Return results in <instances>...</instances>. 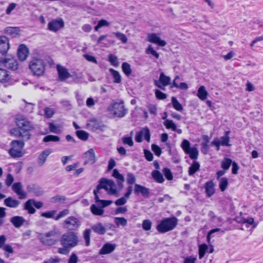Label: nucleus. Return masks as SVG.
Instances as JSON below:
<instances>
[{
    "instance_id": "f03ea898",
    "label": "nucleus",
    "mask_w": 263,
    "mask_h": 263,
    "mask_svg": "<svg viewBox=\"0 0 263 263\" xmlns=\"http://www.w3.org/2000/svg\"><path fill=\"white\" fill-rule=\"evenodd\" d=\"M177 224L178 219L176 217L165 218L156 226V229L160 233H165L174 230Z\"/></svg>"
},
{
    "instance_id": "b1692460",
    "label": "nucleus",
    "mask_w": 263,
    "mask_h": 263,
    "mask_svg": "<svg viewBox=\"0 0 263 263\" xmlns=\"http://www.w3.org/2000/svg\"><path fill=\"white\" fill-rule=\"evenodd\" d=\"M20 203V201L15 199L12 197H8L5 199L4 201V205L10 208H16L19 206Z\"/></svg>"
},
{
    "instance_id": "8fccbe9b",
    "label": "nucleus",
    "mask_w": 263,
    "mask_h": 263,
    "mask_svg": "<svg viewBox=\"0 0 263 263\" xmlns=\"http://www.w3.org/2000/svg\"><path fill=\"white\" fill-rule=\"evenodd\" d=\"M57 210L49 211L41 213V216L43 217L46 218H54L55 214L57 213Z\"/></svg>"
},
{
    "instance_id": "a19ab883",
    "label": "nucleus",
    "mask_w": 263,
    "mask_h": 263,
    "mask_svg": "<svg viewBox=\"0 0 263 263\" xmlns=\"http://www.w3.org/2000/svg\"><path fill=\"white\" fill-rule=\"evenodd\" d=\"M219 180V187L221 192H224L229 185L228 178L226 177L221 178Z\"/></svg>"
},
{
    "instance_id": "c756f323",
    "label": "nucleus",
    "mask_w": 263,
    "mask_h": 263,
    "mask_svg": "<svg viewBox=\"0 0 263 263\" xmlns=\"http://www.w3.org/2000/svg\"><path fill=\"white\" fill-rule=\"evenodd\" d=\"M91 229L94 232L99 235H103L106 233L105 228L100 222L92 225Z\"/></svg>"
},
{
    "instance_id": "37998d69",
    "label": "nucleus",
    "mask_w": 263,
    "mask_h": 263,
    "mask_svg": "<svg viewBox=\"0 0 263 263\" xmlns=\"http://www.w3.org/2000/svg\"><path fill=\"white\" fill-rule=\"evenodd\" d=\"M122 69L124 73L126 76H129L131 74L132 70L130 67V65L127 62H123L122 64Z\"/></svg>"
},
{
    "instance_id": "f3484780",
    "label": "nucleus",
    "mask_w": 263,
    "mask_h": 263,
    "mask_svg": "<svg viewBox=\"0 0 263 263\" xmlns=\"http://www.w3.org/2000/svg\"><path fill=\"white\" fill-rule=\"evenodd\" d=\"M87 126L93 131L99 130L102 132L104 130L105 127H106L105 125L95 119L90 120L89 122L87 124Z\"/></svg>"
},
{
    "instance_id": "c85d7f7f",
    "label": "nucleus",
    "mask_w": 263,
    "mask_h": 263,
    "mask_svg": "<svg viewBox=\"0 0 263 263\" xmlns=\"http://www.w3.org/2000/svg\"><path fill=\"white\" fill-rule=\"evenodd\" d=\"M24 210L27 211L29 214H33L35 213L36 210L34 208L32 199H28L25 202Z\"/></svg>"
},
{
    "instance_id": "79ce46f5",
    "label": "nucleus",
    "mask_w": 263,
    "mask_h": 263,
    "mask_svg": "<svg viewBox=\"0 0 263 263\" xmlns=\"http://www.w3.org/2000/svg\"><path fill=\"white\" fill-rule=\"evenodd\" d=\"M76 134L80 140L83 141H86L89 138V134L84 130H77Z\"/></svg>"
},
{
    "instance_id": "603ef678",
    "label": "nucleus",
    "mask_w": 263,
    "mask_h": 263,
    "mask_svg": "<svg viewBox=\"0 0 263 263\" xmlns=\"http://www.w3.org/2000/svg\"><path fill=\"white\" fill-rule=\"evenodd\" d=\"M108 61L110 63V64L115 67L119 66V62L118 60L117 57L116 55L112 54H109L108 55Z\"/></svg>"
},
{
    "instance_id": "c03bdc74",
    "label": "nucleus",
    "mask_w": 263,
    "mask_h": 263,
    "mask_svg": "<svg viewBox=\"0 0 263 263\" xmlns=\"http://www.w3.org/2000/svg\"><path fill=\"white\" fill-rule=\"evenodd\" d=\"M60 140L59 136L52 135H48L44 137L43 141L44 142H58Z\"/></svg>"
},
{
    "instance_id": "338daca9",
    "label": "nucleus",
    "mask_w": 263,
    "mask_h": 263,
    "mask_svg": "<svg viewBox=\"0 0 263 263\" xmlns=\"http://www.w3.org/2000/svg\"><path fill=\"white\" fill-rule=\"evenodd\" d=\"M63 248H60L58 249V252L61 254L67 255L69 252V250L71 249L69 247L65 245H61Z\"/></svg>"
},
{
    "instance_id": "f257e3e1",
    "label": "nucleus",
    "mask_w": 263,
    "mask_h": 263,
    "mask_svg": "<svg viewBox=\"0 0 263 263\" xmlns=\"http://www.w3.org/2000/svg\"><path fill=\"white\" fill-rule=\"evenodd\" d=\"M46 63L37 55H32L29 64V68L34 76H42L45 71Z\"/></svg>"
},
{
    "instance_id": "72a5a7b5",
    "label": "nucleus",
    "mask_w": 263,
    "mask_h": 263,
    "mask_svg": "<svg viewBox=\"0 0 263 263\" xmlns=\"http://www.w3.org/2000/svg\"><path fill=\"white\" fill-rule=\"evenodd\" d=\"M230 133V131H226L224 133V135L221 137L220 140H219V141L221 142V145L226 146H230L231 145V144L229 143L230 137L229 135Z\"/></svg>"
},
{
    "instance_id": "de8ad7c7",
    "label": "nucleus",
    "mask_w": 263,
    "mask_h": 263,
    "mask_svg": "<svg viewBox=\"0 0 263 263\" xmlns=\"http://www.w3.org/2000/svg\"><path fill=\"white\" fill-rule=\"evenodd\" d=\"M91 230L86 229L83 233V237L85 241V245L88 247L90 245Z\"/></svg>"
},
{
    "instance_id": "9b49d317",
    "label": "nucleus",
    "mask_w": 263,
    "mask_h": 263,
    "mask_svg": "<svg viewBox=\"0 0 263 263\" xmlns=\"http://www.w3.org/2000/svg\"><path fill=\"white\" fill-rule=\"evenodd\" d=\"M144 137V139L149 142L151 139L150 131L148 127H145L142 128V129L136 133L135 136V141L137 142L140 143L142 141V137Z\"/></svg>"
},
{
    "instance_id": "13d9d810",
    "label": "nucleus",
    "mask_w": 263,
    "mask_h": 263,
    "mask_svg": "<svg viewBox=\"0 0 263 263\" xmlns=\"http://www.w3.org/2000/svg\"><path fill=\"white\" fill-rule=\"evenodd\" d=\"M162 172L168 180H172L173 179V175L170 168L165 167L162 170Z\"/></svg>"
},
{
    "instance_id": "423d86ee",
    "label": "nucleus",
    "mask_w": 263,
    "mask_h": 263,
    "mask_svg": "<svg viewBox=\"0 0 263 263\" xmlns=\"http://www.w3.org/2000/svg\"><path fill=\"white\" fill-rule=\"evenodd\" d=\"M101 189L109 191L110 195H117L118 194L114 181L111 179H107L104 178H101L99 183L98 184Z\"/></svg>"
},
{
    "instance_id": "7ed1b4c3",
    "label": "nucleus",
    "mask_w": 263,
    "mask_h": 263,
    "mask_svg": "<svg viewBox=\"0 0 263 263\" xmlns=\"http://www.w3.org/2000/svg\"><path fill=\"white\" fill-rule=\"evenodd\" d=\"M61 245H65L69 248H73L79 243L78 233L69 231L63 234L60 240Z\"/></svg>"
},
{
    "instance_id": "e433bc0d",
    "label": "nucleus",
    "mask_w": 263,
    "mask_h": 263,
    "mask_svg": "<svg viewBox=\"0 0 263 263\" xmlns=\"http://www.w3.org/2000/svg\"><path fill=\"white\" fill-rule=\"evenodd\" d=\"M200 166V164L198 162L194 161L189 168V175L193 176L199 170Z\"/></svg>"
},
{
    "instance_id": "20e7f679",
    "label": "nucleus",
    "mask_w": 263,
    "mask_h": 263,
    "mask_svg": "<svg viewBox=\"0 0 263 263\" xmlns=\"http://www.w3.org/2000/svg\"><path fill=\"white\" fill-rule=\"evenodd\" d=\"M16 123L17 126H18L20 129L22 130L23 133H24V140H29L31 137L30 131L34 128L33 125L25 118L17 119Z\"/></svg>"
},
{
    "instance_id": "aec40b11",
    "label": "nucleus",
    "mask_w": 263,
    "mask_h": 263,
    "mask_svg": "<svg viewBox=\"0 0 263 263\" xmlns=\"http://www.w3.org/2000/svg\"><path fill=\"white\" fill-rule=\"evenodd\" d=\"M214 187L215 184L212 180L208 181L205 183L204 187L208 197H210L214 194L215 192Z\"/></svg>"
},
{
    "instance_id": "6e6d98bb",
    "label": "nucleus",
    "mask_w": 263,
    "mask_h": 263,
    "mask_svg": "<svg viewBox=\"0 0 263 263\" xmlns=\"http://www.w3.org/2000/svg\"><path fill=\"white\" fill-rule=\"evenodd\" d=\"M109 25V23L107 21L102 19L98 22V24L95 27V30L98 31L100 28Z\"/></svg>"
},
{
    "instance_id": "4d7b16f0",
    "label": "nucleus",
    "mask_w": 263,
    "mask_h": 263,
    "mask_svg": "<svg viewBox=\"0 0 263 263\" xmlns=\"http://www.w3.org/2000/svg\"><path fill=\"white\" fill-rule=\"evenodd\" d=\"M145 53L146 54H151L154 57H155L156 59H158L159 58V54L158 52H157L153 48L151 45H149L147 48L146 49Z\"/></svg>"
},
{
    "instance_id": "774afa93",
    "label": "nucleus",
    "mask_w": 263,
    "mask_h": 263,
    "mask_svg": "<svg viewBox=\"0 0 263 263\" xmlns=\"http://www.w3.org/2000/svg\"><path fill=\"white\" fill-rule=\"evenodd\" d=\"M152 149L157 156H160L162 153L161 148L155 144H153L152 145Z\"/></svg>"
},
{
    "instance_id": "052dcab7",
    "label": "nucleus",
    "mask_w": 263,
    "mask_h": 263,
    "mask_svg": "<svg viewBox=\"0 0 263 263\" xmlns=\"http://www.w3.org/2000/svg\"><path fill=\"white\" fill-rule=\"evenodd\" d=\"M115 222L117 226L121 225L124 227L127 225V221L124 217H116L115 218Z\"/></svg>"
},
{
    "instance_id": "dca6fc26",
    "label": "nucleus",
    "mask_w": 263,
    "mask_h": 263,
    "mask_svg": "<svg viewBox=\"0 0 263 263\" xmlns=\"http://www.w3.org/2000/svg\"><path fill=\"white\" fill-rule=\"evenodd\" d=\"M12 191L18 196L20 199H24L27 197V193L23 190L21 182H15L12 186Z\"/></svg>"
},
{
    "instance_id": "49530a36",
    "label": "nucleus",
    "mask_w": 263,
    "mask_h": 263,
    "mask_svg": "<svg viewBox=\"0 0 263 263\" xmlns=\"http://www.w3.org/2000/svg\"><path fill=\"white\" fill-rule=\"evenodd\" d=\"M172 104L173 107L177 111H180L183 110V107H182V105L179 102V101L177 100V99L174 97H173L172 98Z\"/></svg>"
},
{
    "instance_id": "c9c22d12",
    "label": "nucleus",
    "mask_w": 263,
    "mask_h": 263,
    "mask_svg": "<svg viewBox=\"0 0 263 263\" xmlns=\"http://www.w3.org/2000/svg\"><path fill=\"white\" fill-rule=\"evenodd\" d=\"M208 93L204 86H201L197 91V96L201 100H204L206 99Z\"/></svg>"
},
{
    "instance_id": "7c9ffc66",
    "label": "nucleus",
    "mask_w": 263,
    "mask_h": 263,
    "mask_svg": "<svg viewBox=\"0 0 263 263\" xmlns=\"http://www.w3.org/2000/svg\"><path fill=\"white\" fill-rule=\"evenodd\" d=\"M27 140H12L10 143L11 146V148L16 149L18 148L23 149L25 146V142Z\"/></svg>"
},
{
    "instance_id": "bf43d9fd",
    "label": "nucleus",
    "mask_w": 263,
    "mask_h": 263,
    "mask_svg": "<svg viewBox=\"0 0 263 263\" xmlns=\"http://www.w3.org/2000/svg\"><path fill=\"white\" fill-rule=\"evenodd\" d=\"M95 202L98 204H101V206L103 209L107 206H109L110 204H111L112 203V200H101V199H100L99 198V200H97Z\"/></svg>"
},
{
    "instance_id": "1a4fd4ad",
    "label": "nucleus",
    "mask_w": 263,
    "mask_h": 263,
    "mask_svg": "<svg viewBox=\"0 0 263 263\" xmlns=\"http://www.w3.org/2000/svg\"><path fill=\"white\" fill-rule=\"evenodd\" d=\"M1 64H4L6 68L12 70H15L18 68V62L14 57H0V65Z\"/></svg>"
},
{
    "instance_id": "e2e57ef3",
    "label": "nucleus",
    "mask_w": 263,
    "mask_h": 263,
    "mask_svg": "<svg viewBox=\"0 0 263 263\" xmlns=\"http://www.w3.org/2000/svg\"><path fill=\"white\" fill-rule=\"evenodd\" d=\"M152 222L149 219L144 220L142 222V227L144 230L149 231L152 228Z\"/></svg>"
},
{
    "instance_id": "393cba45",
    "label": "nucleus",
    "mask_w": 263,
    "mask_h": 263,
    "mask_svg": "<svg viewBox=\"0 0 263 263\" xmlns=\"http://www.w3.org/2000/svg\"><path fill=\"white\" fill-rule=\"evenodd\" d=\"M51 153V150L50 148L46 149L43 151L39 156L37 162L40 166H42L46 162L48 156Z\"/></svg>"
},
{
    "instance_id": "58836bf2",
    "label": "nucleus",
    "mask_w": 263,
    "mask_h": 263,
    "mask_svg": "<svg viewBox=\"0 0 263 263\" xmlns=\"http://www.w3.org/2000/svg\"><path fill=\"white\" fill-rule=\"evenodd\" d=\"M109 71L112 76L114 82L118 84L120 83L121 82V76L120 73L112 68H110Z\"/></svg>"
},
{
    "instance_id": "9d476101",
    "label": "nucleus",
    "mask_w": 263,
    "mask_h": 263,
    "mask_svg": "<svg viewBox=\"0 0 263 263\" xmlns=\"http://www.w3.org/2000/svg\"><path fill=\"white\" fill-rule=\"evenodd\" d=\"M171 78L166 76L163 72H161L159 80H155L154 84L160 89L164 90L165 86L170 84Z\"/></svg>"
},
{
    "instance_id": "a18cd8bd",
    "label": "nucleus",
    "mask_w": 263,
    "mask_h": 263,
    "mask_svg": "<svg viewBox=\"0 0 263 263\" xmlns=\"http://www.w3.org/2000/svg\"><path fill=\"white\" fill-rule=\"evenodd\" d=\"M208 246L205 243H203L199 246L198 254L199 259H201L204 256Z\"/></svg>"
},
{
    "instance_id": "4468645a",
    "label": "nucleus",
    "mask_w": 263,
    "mask_h": 263,
    "mask_svg": "<svg viewBox=\"0 0 263 263\" xmlns=\"http://www.w3.org/2000/svg\"><path fill=\"white\" fill-rule=\"evenodd\" d=\"M10 48L8 38L4 35L0 36V54L5 55Z\"/></svg>"
},
{
    "instance_id": "5fc2aeb1",
    "label": "nucleus",
    "mask_w": 263,
    "mask_h": 263,
    "mask_svg": "<svg viewBox=\"0 0 263 263\" xmlns=\"http://www.w3.org/2000/svg\"><path fill=\"white\" fill-rule=\"evenodd\" d=\"M181 146L183 149V151L185 153H186L188 151L192 148V147H191V143L189 140L186 139H184L182 141Z\"/></svg>"
},
{
    "instance_id": "6ab92c4d",
    "label": "nucleus",
    "mask_w": 263,
    "mask_h": 263,
    "mask_svg": "<svg viewBox=\"0 0 263 263\" xmlns=\"http://www.w3.org/2000/svg\"><path fill=\"white\" fill-rule=\"evenodd\" d=\"M27 190L29 193H33L36 196H40L44 194L42 187L36 184L28 185Z\"/></svg>"
},
{
    "instance_id": "5701e85b",
    "label": "nucleus",
    "mask_w": 263,
    "mask_h": 263,
    "mask_svg": "<svg viewBox=\"0 0 263 263\" xmlns=\"http://www.w3.org/2000/svg\"><path fill=\"white\" fill-rule=\"evenodd\" d=\"M148 41L162 47L165 46L166 44V42L164 40H161L156 33L149 34L148 36Z\"/></svg>"
},
{
    "instance_id": "412c9836",
    "label": "nucleus",
    "mask_w": 263,
    "mask_h": 263,
    "mask_svg": "<svg viewBox=\"0 0 263 263\" xmlns=\"http://www.w3.org/2000/svg\"><path fill=\"white\" fill-rule=\"evenodd\" d=\"M116 245L109 242L106 243L99 251V254L105 255L110 254L116 249Z\"/></svg>"
},
{
    "instance_id": "4c0bfd02",
    "label": "nucleus",
    "mask_w": 263,
    "mask_h": 263,
    "mask_svg": "<svg viewBox=\"0 0 263 263\" xmlns=\"http://www.w3.org/2000/svg\"><path fill=\"white\" fill-rule=\"evenodd\" d=\"M22 150V149L20 148H18V149L10 148L8 153L12 158H20L22 157L24 155Z\"/></svg>"
},
{
    "instance_id": "864d4df0",
    "label": "nucleus",
    "mask_w": 263,
    "mask_h": 263,
    "mask_svg": "<svg viewBox=\"0 0 263 263\" xmlns=\"http://www.w3.org/2000/svg\"><path fill=\"white\" fill-rule=\"evenodd\" d=\"M163 124L167 129H171L173 131V130L176 129V125L173 120H165V121L163 122Z\"/></svg>"
},
{
    "instance_id": "69168bd1",
    "label": "nucleus",
    "mask_w": 263,
    "mask_h": 263,
    "mask_svg": "<svg viewBox=\"0 0 263 263\" xmlns=\"http://www.w3.org/2000/svg\"><path fill=\"white\" fill-rule=\"evenodd\" d=\"M136 179L135 175L132 173H128L127 174V183L129 185L134 184L136 182Z\"/></svg>"
},
{
    "instance_id": "0e129e2a",
    "label": "nucleus",
    "mask_w": 263,
    "mask_h": 263,
    "mask_svg": "<svg viewBox=\"0 0 263 263\" xmlns=\"http://www.w3.org/2000/svg\"><path fill=\"white\" fill-rule=\"evenodd\" d=\"M6 209L4 207H0V227L4 223V218L6 216Z\"/></svg>"
},
{
    "instance_id": "a211bd4d",
    "label": "nucleus",
    "mask_w": 263,
    "mask_h": 263,
    "mask_svg": "<svg viewBox=\"0 0 263 263\" xmlns=\"http://www.w3.org/2000/svg\"><path fill=\"white\" fill-rule=\"evenodd\" d=\"M59 79L60 81H64L67 79L71 77L70 73L68 72L67 69L64 67L60 65H58L57 67Z\"/></svg>"
},
{
    "instance_id": "4be33fe9",
    "label": "nucleus",
    "mask_w": 263,
    "mask_h": 263,
    "mask_svg": "<svg viewBox=\"0 0 263 263\" xmlns=\"http://www.w3.org/2000/svg\"><path fill=\"white\" fill-rule=\"evenodd\" d=\"M84 156L86 160L85 164L90 163L91 164L96 162L95 151L93 148H90L84 153Z\"/></svg>"
},
{
    "instance_id": "a878e982",
    "label": "nucleus",
    "mask_w": 263,
    "mask_h": 263,
    "mask_svg": "<svg viewBox=\"0 0 263 263\" xmlns=\"http://www.w3.org/2000/svg\"><path fill=\"white\" fill-rule=\"evenodd\" d=\"M10 221L15 228H18L23 226L25 219L22 216H14L10 218Z\"/></svg>"
},
{
    "instance_id": "0eeeda50",
    "label": "nucleus",
    "mask_w": 263,
    "mask_h": 263,
    "mask_svg": "<svg viewBox=\"0 0 263 263\" xmlns=\"http://www.w3.org/2000/svg\"><path fill=\"white\" fill-rule=\"evenodd\" d=\"M81 223L80 221L74 216H69L64 222V227L69 231L77 230L80 227Z\"/></svg>"
},
{
    "instance_id": "2f4dec72",
    "label": "nucleus",
    "mask_w": 263,
    "mask_h": 263,
    "mask_svg": "<svg viewBox=\"0 0 263 263\" xmlns=\"http://www.w3.org/2000/svg\"><path fill=\"white\" fill-rule=\"evenodd\" d=\"M153 178L158 183H162L164 181V178L160 171L158 170L153 171L152 173Z\"/></svg>"
},
{
    "instance_id": "09e8293b",
    "label": "nucleus",
    "mask_w": 263,
    "mask_h": 263,
    "mask_svg": "<svg viewBox=\"0 0 263 263\" xmlns=\"http://www.w3.org/2000/svg\"><path fill=\"white\" fill-rule=\"evenodd\" d=\"M232 163L233 161L230 158H226L221 162V167L224 170H228Z\"/></svg>"
},
{
    "instance_id": "680f3d73",
    "label": "nucleus",
    "mask_w": 263,
    "mask_h": 263,
    "mask_svg": "<svg viewBox=\"0 0 263 263\" xmlns=\"http://www.w3.org/2000/svg\"><path fill=\"white\" fill-rule=\"evenodd\" d=\"M112 176L116 178L117 181H124L125 179L123 175L120 174L117 169L113 170Z\"/></svg>"
},
{
    "instance_id": "ea45409f",
    "label": "nucleus",
    "mask_w": 263,
    "mask_h": 263,
    "mask_svg": "<svg viewBox=\"0 0 263 263\" xmlns=\"http://www.w3.org/2000/svg\"><path fill=\"white\" fill-rule=\"evenodd\" d=\"M185 154L189 155L191 159L195 160L198 158L199 152L196 147H192Z\"/></svg>"
},
{
    "instance_id": "6e6552de",
    "label": "nucleus",
    "mask_w": 263,
    "mask_h": 263,
    "mask_svg": "<svg viewBox=\"0 0 263 263\" xmlns=\"http://www.w3.org/2000/svg\"><path fill=\"white\" fill-rule=\"evenodd\" d=\"M111 110L115 116L119 118L123 117L127 112V110L125 108L123 101L113 103Z\"/></svg>"
},
{
    "instance_id": "2eb2a0df",
    "label": "nucleus",
    "mask_w": 263,
    "mask_h": 263,
    "mask_svg": "<svg viewBox=\"0 0 263 263\" xmlns=\"http://www.w3.org/2000/svg\"><path fill=\"white\" fill-rule=\"evenodd\" d=\"M29 50L25 44H21L17 49V54L18 59L21 61H24L28 57Z\"/></svg>"
},
{
    "instance_id": "473e14b6",
    "label": "nucleus",
    "mask_w": 263,
    "mask_h": 263,
    "mask_svg": "<svg viewBox=\"0 0 263 263\" xmlns=\"http://www.w3.org/2000/svg\"><path fill=\"white\" fill-rule=\"evenodd\" d=\"M90 211L91 213L97 216H101L104 214V211L102 206H98L96 204H92L90 206Z\"/></svg>"
},
{
    "instance_id": "cd10ccee",
    "label": "nucleus",
    "mask_w": 263,
    "mask_h": 263,
    "mask_svg": "<svg viewBox=\"0 0 263 263\" xmlns=\"http://www.w3.org/2000/svg\"><path fill=\"white\" fill-rule=\"evenodd\" d=\"M11 76L6 69L0 68V83H6L10 82Z\"/></svg>"
},
{
    "instance_id": "39448f33",
    "label": "nucleus",
    "mask_w": 263,
    "mask_h": 263,
    "mask_svg": "<svg viewBox=\"0 0 263 263\" xmlns=\"http://www.w3.org/2000/svg\"><path fill=\"white\" fill-rule=\"evenodd\" d=\"M57 233L54 231H51L45 234H41L40 240L44 245L52 246L56 244L59 239L55 237Z\"/></svg>"
},
{
    "instance_id": "f704fd0d",
    "label": "nucleus",
    "mask_w": 263,
    "mask_h": 263,
    "mask_svg": "<svg viewBox=\"0 0 263 263\" xmlns=\"http://www.w3.org/2000/svg\"><path fill=\"white\" fill-rule=\"evenodd\" d=\"M10 134L13 135L14 137L21 138L20 140H24V133L22 132V130L17 126V127H14L10 130Z\"/></svg>"
},
{
    "instance_id": "3c124183",
    "label": "nucleus",
    "mask_w": 263,
    "mask_h": 263,
    "mask_svg": "<svg viewBox=\"0 0 263 263\" xmlns=\"http://www.w3.org/2000/svg\"><path fill=\"white\" fill-rule=\"evenodd\" d=\"M108 35H102L100 36L98 39L97 38V35L95 34H92L90 35V37L93 41H96L98 45H101L102 44V41L104 40Z\"/></svg>"
},
{
    "instance_id": "bb28decb",
    "label": "nucleus",
    "mask_w": 263,
    "mask_h": 263,
    "mask_svg": "<svg viewBox=\"0 0 263 263\" xmlns=\"http://www.w3.org/2000/svg\"><path fill=\"white\" fill-rule=\"evenodd\" d=\"M4 31L12 37H17L20 35V29L18 27H8L5 29Z\"/></svg>"
},
{
    "instance_id": "ddd939ff",
    "label": "nucleus",
    "mask_w": 263,
    "mask_h": 263,
    "mask_svg": "<svg viewBox=\"0 0 263 263\" xmlns=\"http://www.w3.org/2000/svg\"><path fill=\"white\" fill-rule=\"evenodd\" d=\"M64 26V22L61 18L52 20L48 24V29L52 32H57Z\"/></svg>"
},
{
    "instance_id": "f8f14e48",
    "label": "nucleus",
    "mask_w": 263,
    "mask_h": 263,
    "mask_svg": "<svg viewBox=\"0 0 263 263\" xmlns=\"http://www.w3.org/2000/svg\"><path fill=\"white\" fill-rule=\"evenodd\" d=\"M134 193L136 195L141 194L144 198H148L150 196V189L142 185L135 183Z\"/></svg>"
}]
</instances>
